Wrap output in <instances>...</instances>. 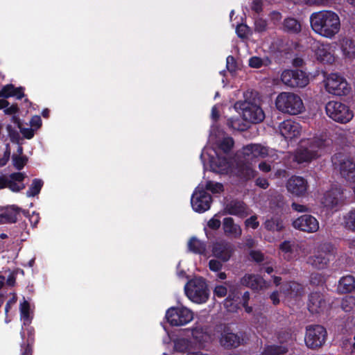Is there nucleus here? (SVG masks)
Returning a JSON list of instances; mask_svg holds the SVG:
<instances>
[{
    "label": "nucleus",
    "instance_id": "f257e3e1",
    "mask_svg": "<svg viewBox=\"0 0 355 355\" xmlns=\"http://www.w3.org/2000/svg\"><path fill=\"white\" fill-rule=\"evenodd\" d=\"M310 24L315 34L329 40L334 38L340 31V17L331 10L312 13L310 16Z\"/></svg>",
    "mask_w": 355,
    "mask_h": 355
},
{
    "label": "nucleus",
    "instance_id": "f03ea898",
    "mask_svg": "<svg viewBox=\"0 0 355 355\" xmlns=\"http://www.w3.org/2000/svg\"><path fill=\"white\" fill-rule=\"evenodd\" d=\"M327 146L328 141L322 137L303 140L295 150L294 160L299 164L310 162L321 156Z\"/></svg>",
    "mask_w": 355,
    "mask_h": 355
},
{
    "label": "nucleus",
    "instance_id": "7ed1b4c3",
    "mask_svg": "<svg viewBox=\"0 0 355 355\" xmlns=\"http://www.w3.org/2000/svg\"><path fill=\"white\" fill-rule=\"evenodd\" d=\"M245 100L237 102L236 107L241 110L243 119L251 123H259L265 118V114L260 106V100L257 93L248 92L244 94Z\"/></svg>",
    "mask_w": 355,
    "mask_h": 355
},
{
    "label": "nucleus",
    "instance_id": "20e7f679",
    "mask_svg": "<svg viewBox=\"0 0 355 355\" xmlns=\"http://www.w3.org/2000/svg\"><path fill=\"white\" fill-rule=\"evenodd\" d=\"M275 106L279 112L290 115H297L304 110L301 97L293 92L279 93L275 99Z\"/></svg>",
    "mask_w": 355,
    "mask_h": 355
},
{
    "label": "nucleus",
    "instance_id": "39448f33",
    "mask_svg": "<svg viewBox=\"0 0 355 355\" xmlns=\"http://www.w3.org/2000/svg\"><path fill=\"white\" fill-rule=\"evenodd\" d=\"M184 290L187 296L197 304L205 303L209 296L207 285L202 277H196L189 281Z\"/></svg>",
    "mask_w": 355,
    "mask_h": 355
},
{
    "label": "nucleus",
    "instance_id": "423d86ee",
    "mask_svg": "<svg viewBox=\"0 0 355 355\" xmlns=\"http://www.w3.org/2000/svg\"><path fill=\"white\" fill-rule=\"evenodd\" d=\"M267 157H277L275 151L272 149L258 144L246 145L238 151L236 158L242 159L252 162L256 158H265Z\"/></svg>",
    "mask_w": 355,
    "mask_h": 355
},
{
    "label": "nucleus",
    "instance_id": "0eeeda50",
    "mask_svg": "<svg viewBox=\"0 0 355 355\" xmlns=\"http://www.w3.org/2000/svg\"><path fill=\"white\" fill-rule=\"evenodd\" d=\"M327 114L334 121L346 123L350 121L354 114L345 104L338 101H329L325 107Z\"/></svg>",
    "mask_w": 355,
    "mask_h": 355
},
{
    "label": "nucleus",
    "instance_id": "6e6552de",
    "mask_svg": "<svg viewBox=\"0 0 355 355\" xmlns=\"http://www.w3.org/2000/svg\"><path fill=\"white\" fill-rule=\"evenodd\" d=\"M327 333L321 325H309L306 327L304 342L307 347L317 349L325 343Z\"/></svg>",
    "mask_w": 355,
    "mask_h": 355
},
{
    "label": "nucleus",
    "instance_id": "1a4fd4ad",
    "mask_svg": "<svg viewBox=\"0 0 355 355\" xmlns=\"http://www.w3.org/2000/svg\"><path fill=\"white\" fill-rule=\"evenodd\" d=\"M166 318L171 325L179 327L190 322L193 314L190 309L184 306L171 307L166 313Z\"/></svg>",
    "mask_w": 355,
    "mask_h": 355
},
{
    "label": "nucleus",
    "instance_id": "9d476101",
    "mask_svg": "<svg viewBox=\"0 0 355 355\" xmlns=\"http://www.w3.org/2000/svg\"><path fill=\"white\" fill-rule=\"evenodd\" d=\"M332 162L338 167L343 178L349 182H355V162L343 154H336Z\"/></svg>",
    "mask_w": 355,
    "mask_h": 355
},
{
    "label": "nucleus",
    "instance_id": "9b49d317",
    "mask_svg": "<svg viewBox=\"0 0 355 355\" xmlns=\"http://www.w3.org/2000/svg\"><path fill=\"white\" fill-rule=\"evenodd\" d=\"M281 80L285 85L290 87H304L309 82L306 74L299 69L284 70L282 73Z\"/></svg>",
    "mask_w": 355,
    "mask_h": 355
},
{
    "label": "nucleus",
    "instance_id": "f8f14e48",
    "mask_svg": "<svg viewBox=\"0 0 355 355\" xmlns=\"http://www.w3.org/2000/svg\"><path fill=\"white\" fill-rule=\"evenodd\" d=\"M333 248L330 244L321 245L317 252L310 257L308 263L315 268L323 269L327 266L330 259L333 257Z\"/></svg>",
    "mask_w": 355,
    "mask_h": 355
},
{
    "label": "nucleus",
    "instance_id": "ddd939ff",
    "mask_svg": "<svg viewBox=\"0 0 355 355\" xmlns=\"http://www.w3.org/2000/svg\"><path fill=\"white\" fill-rule=\"evenodd\" d=\"M325 88L329 93L337 96L346 95L350 90L345 79L335 73L327 77L325 81Z\"/></svg>",
    "mask_w": 355,
    "mask_h": 355
},
{
    "label": "nucleus",
    "instance_id": "4468645a",
    "mask_svg": "<svg viewBox=\"0 0 355 355\" xmlns=\"http://www.w3.org/2000/svg\"><path fill=\"white\" fill-rule=\"evenodd\" d=\"M211 197L205 191L198 188L191 197V203L196 212H205L210 208Z\"/></svg>",
    "mask_w": 355,
    "mask_h": 355
},
{
    "label": "nucleus",
    "instance_id": "2eb2a0df",
    "mask_svg": "<svg viewBox=\"0 0 355 355\" xmlns=\"http://www.w3.org/2000/svg\"><path fill=\"white\" fill-rule=\"evenodd\" d=\"M294 228L308 233H314L319 230V222L313 216L304 214L293 222Z\"/></svg>",
    "mask_w": 355,
    "mask_h": 355
},
{
    "label": "nucleus",
    "instance_id": "dca6fc26",
    "mask_svg": "<svg viewBox=\"0 0 355 355\" xmlns=\"http://www.w3.org/2000/svg\"><path fill=\"white\" fill-rule=\"evenodd\" d=\"M345 198L343 189L340 187H335L324 194L322 202L325 207L334 208L343 205Z\"/></svg>",
    "mask_w": 355,
    "mask_h": 355
},
{
    "label": "nucleus",
    "instance_id": "f3484780",
    "mask_svg": "<svg viewBox=\"0 0 355 355\" xmlns=\"http://www.w3.org/2000/svg\"><path fill=\"white\" fill-rule=\"evenodd\" d=\"M241 284L254 291L268 289L270 284L261 276L255 274H245L240 281Z\"/></svg>",
    "mask_w": 355,
    "mask_h": 355
},
{
    "label": "nucleus",
    "instance_id": "a211bd4d",
    "mask_svg": "<svg viewBox=\"0 0 355 355\" xmlns=\"http://www.w3.org/2000/svg\"><path fill=\"white\" fill-rule=\"evenodd\" d=\"M279 129L282 136L286 139H292L298 137L302 130L301 125L292 120H285L282 122Z\"/></svg>",
    "mask_w": 355,
    "mask_h": 355
},
{
    "label": "nucleus",
    "instance_id": "6ab92c4d",
    "mask_svg": "<svg viewBox=\"0 0 355 355\" xmlns=\"http://www.w3.org/2000/svg\"><path fill=\"white\" fill-rule=\"evenodd\" d=\"M286 188L290 193L300 196L304 195L306 192L308 184L306 180L300 176H293L288 180Z\"/></svg>",
    "mask_w": 355,
    "mask_h": 355
},
{
    "label": "nucleus",
    "instance_id": "aec40b11",
    "mask_svg": "<svg viewBox=\"0 0 355 355\" xmlns=\"http://www.w3.org/2000/svg\"><path fill=\"white\" fill-rule=\"evenodd\" d=\"M219 343L224 348H236L240 345L241 338L229 328H225L219 338Z\"/></svg>",
    "mask_w": 355,
    "mask_h": 355
},
{
    "label": "nucleus",
    "instance_id": "412c9836",
    "mask_svg": "<svg viewBox=\"0 0 355 355\" xmlns=\"http://www.w3.org/2000/svg\"><path fill=\"white\" fill-rule=\"evenodd\" d=\"M327 308L324 296L320 293H313L309 296L308 309L312 313H320Z\"/></svg>",
    "mask_w": 355,
    "mask_h": 355
},
{
    "label": "nucleus",
    "instance_id": "4be33fe9",
    "mask_svg": "<svg viewBox=\"0 0 355 355\" xmlns=\"http://www.w3.org/2000/svg\"><path fill=\"white\" fill-rule=\"evenodd\" d=\"M236 159L237 174L241 178L248 180L257 175V172L254 169L252 162L239 158Z\"/></svg>",
    "mask_w": 355,
    "mask_h": 355
},
{
    "label": "nucleus",
    "instance_id": "5701e85b",
    "mask_svg": "<svg viewBox=\"0 0 355 355\" xmlns=\"http://www.w3.org/2000/svg\"><path fill=\"white\" fill-rule=\"evenodd\" d=\"M233 252L232 245L225 241L216 243L212 248L214 256L225 262L230 259Z\"/></svg>",
    "mask_w": 355,
    "mask_h": 355
},
{
    "label": "nucleus",
    "instance_id": "b1692460",
    "mask_svg": "<svg viewBox=\"0 0 355 355\" xmlns=\"http://www.w3.org/2000/svg\"><path fill=\"white\" fill-rule=\"evenodd\" d=\"M224 213L245 218L250 214V210L243 202L232 201L225 206Z\"/></svg>",
    "mask_w": 355,
    "mask_h": 355
},
{
    "label": "nucleus",
    "instance_id": "393cba45",
    "mask_svg": "<svg viewBox=\"0 0 355 355\" xmlns=\"http://www.w3.org/2000/svg\"><path fill=\"white\" fill-rule=\"evenodd\" d=\"M315 55L318 60L326 63H331L335 59L333 46L329 43H319L315 49Z\"/></svg>",
    "mask_w": 355,
    "mask_h": 355
},
{
    "label": "nucleus",
    "instance_id": "a878e982",
    "mask_svg": "<svg viewBox=\"0 0 355 355\" xmlns=\"http://www.w3.org/2000/svg\"><path fill=\"white\" fill-rule=\"evenodd\" d=\"M224 232L228 236L239 238L242 234L241 227L236 224L234 219L230 217L225 218L223 221Z\"/></svg>",
    "mask_w": 355,
    "mask_h": 355
},
{
    "label": "nucleus",
    "instance_id": "bb28decb",
    "mask_svg": "<svg viewBox=\"0 0 355 355\" xmlns=\"http://www.w3.org/2000/svg\"><path fill=\"white\" fill-rule=\"evenodd\" d=\"M263 225L267 230L271 232H280L284 228V222L279 216H272L267 218Z\"/></svg>",
    "mask_w": 355,
    "mask_h": 355
},
{
    "label": "nucleus",
    "instance_id": "cd10ccee",
    "mask_svg": "<svg viewBox=\"0 0 355 355\" xmlns=\"http://www.w3.org/2000/svg\"><path fill=\"white\" fill-rule=\"evenodd\" d=\"M355 289V278L352 275L343 277L338 283V290L340 293H347Z\"/></svg>",
    "mask_w": 355,
    "mask_h": 355
},
{
    "label": "nucleus",
    "instance_id": "c85d7f7f",
    "mask_svg": "<svg viewBox=\"0 0 355 355\" xmlns=\"http://www.w3.org/2000/svg\"><path fill=\"white\" fill-rule=\"evenodd\" d=\"M341 51L345 58H355V42L349 38H344L341 42Z\"/></svg>",
    "mask_w": 355,
    "mask_h": 355
},
{
    "label": "nucleus",
    "instance_id": "c756f323",
    "mask_svg": "<svg viewBox=\"0 0 355 355\" xmlns=\"http://www.w3.org/2000/svg\"><path fill=\"white\" fill-rule=\"evenodd\" d=\"M189 250L195 254H204L207 250L206 244L196 237H192L188 241Z\"/></svg>",
    "mask_w": 355,
    "mask_h": 355
},
{
    "label": "nucleus",
    "instance_id": "7c9ffc66",
    "mask_svg": "<svg viewBox=\"0 0 355 355\" xmlns=\"http://www.w3.org/2000/svg\"><path fill=\"white\" fill-rule=\"evenodd\" d=\"M19 209L17 207L12 206L7 208L4 211L0 214L5 224L15 223L17 220V214Z\"/></svg>",
    "mask_w": 355,
    "mask_h": 355
},
{
    "label": "nucleus",
    "instance_id": "2f4dec72",
    "mask_svg": "<svg viewBox=\"0 0 355 355\" xmlns=\"http://www.w3.org/2000/svg\"><path fill=\"white\" fill-rule=\"evenodd\" d=\"M343 225L345 229L355 232V208L344 214Z\"/></svg>",
    "mask_w": 355,
    "mask_h": 355
},
{
    "label": "nucleus",
    "instance_id": "473e14b6",
    "mask_svg": "<svg viewBox=\"0 0 355 355\" xmlns=\"http://www.w3.org/2000/svg\"><path fill=\"white\" fill-rule=\"evenodd\" d=\"M270 63L271 60L267 56L263 58L253 56L249 59V65L252 68H260L263 66H268Z\"/></svg>",
    "mask_w": 355,
    "mask_h": 355
},
{
    "label": "nucleus",
    "instance_id": "72a5a7b5",
    "mask_svg": "<svg viewBox=\"0 0 355 355\" xmlns=\"http://www.w3.org/2000/svg\"><path fill=\"white\" fill-rule=\"evenodd\" d=\"M285 31L292 33H298L301 30L300 24L294 18H287L284 21Z\"/></svg>",
    "mask_w": 355,
    "mask_h": 355
},
{
    "label": "nucleus",
    "instance_id": "f704fd0d",
    "mask_svg": "<svg viewBox=\"0 0 355 355\" xmlns=\"http://www.w3.org/2000/svg\"><path fill=\"white\" fill-rule=\"evenodd\" d=\"M12 121L15 123L17 128L19 129L21 133L26 139H30L34 136V130L31 128H23L21 126V121L19 118L16 116L12 117Z\"/></svg>",
    "mask_w": 355,
    "mask_h": 355
},
{
    "label": "nucleus",
    "instance_id": "c9c22d12",
    "mask_svg": "<svg viewBox=\"0 0 355 355\" xmlns=\"http://www.w3.org/2000/svg\"><path fill=\"white\" fill-rule=\"evenodd\" d=\"M286 351V349L282 346L267 345L263 348L262 355H281Z\"/></svg>",
    "mask_w": 355,
    "mask_h": 355
},
{
    "label": "nucleus",
    "instance_id": "e433bc0d",
    "mask_svg": "<svg viewBox=\"0 0 355 355\" xmlns=\"http://www.w3.org/2000/svg\"><path fill=\"white\" fill-rule=\"evenodd\" d=\"M335 139L340 144H346L349 141L351 132L349 130L339 129L335 132Z\"/></svg>",
    "mask_w": 355,
    "mask_h": 355
},
{
    "label": "nucleus",
    "instance_id": "4c0bfd02",
    "mask_svg": "<svg viewBox=\"0 0 355 355\" xmlns=\"http://www.w3.org/2000/svg\"><path fill=\"white\" fill-rule=\"evenodd\" d=\"M43 186V181L40 179H34L26 192L28 197H34L37 195Z\"/></svg>",
    "mask_w": 355,
    "mask_h": 355
},
{
    "label": "nucleus",
    "instance_id": "58836bf2",
    "mask_svg": "<svg viewBox=\"0 0 355 355\" xmlns=\"http://www.w3.org/2000/svg\"><path fill=\"white\" fill-rule=\"evenodd\" d=\"M341 309L345 312H350L355 309V297L352 295L344 297L340 302Z\"/></svg>",
    "mask_w": 355,
    "mask_h": 355
},
{
    "label": "nucleus",
    "instance_id": "ea45409f",
    "mask_svg": "<svg viewBox=\"0 0 355 355\" xmlns=\"http://www.w3.org/2000/svg\"><path fill=\"white\" fill-rule=\"evenodd\" d=\"M19 310L21 319L24 320V324H26L29 323L31 319L30 315L29 303L24 300L22 303H21Z\"/></svg>",
    "mask_w": 355,
    "mask_h": 355
},
{
    "label": "nucleus",
    "instance_id": "a19ab883",
    "mask_svg": "<svg viewBox=\"0 0 355 355\" xmlns=\"http://www.w3.org/2000/svg\"><path fill=\"white\" fill-rule=\"evenodd\" d=\"M192 336L199 343L205 342L209 338L206 331L201 327H196L192 329Z\"/></svg>",
    "mask_w": 355,
    "mask_h": 355
},
{
    "label": "nucleus",
    "instance_id": "79ce46f5",
    "mask_svg": "<svg viewBox=\"0 0 355 355\" xmlns=\"http://www.w3.org/2000/svg\"><path fill=\"white\" fill-rule=\"evenodd\" d=\"M234 144V142L232 137H225L219 141L218 148L225 153H227L232 150Z\"/></svg>",
    "mask_w": 355,
    "mask_h": 355
},
{
    "label": "nucleus",
    "instance_id": "37998d69",
    "mask_svg": "<svg viewBox=\"0 0 355 355\" xmlns=\"http://www.w3.org/2000/svg\"><path fill=\"white\" fill-rule=\"evenodd\" d=\"M250 257L256 262L260 263L264 261V264H272V261L271 259H268V258H265L263 254L257 250H252L250 252Z\"/></svg>",
    "mask_w": 355,
    "mask_h": 355
},
{
    "label": "nucleus",
    "instance_id": "c03bdc74",
    "mask_svg": "<svg viewBox=\"0 0 355 355\" xmlns=\"http://www.w3.org/2000/svg\"><path fill=\"white\" fill-rule=\"evenodd\" d=\"M12 160L15 168L19 171L24 168L28 159L25 156H18L14 154L12 157Z\"/></svg>",
    "mask_w": 355,
    "mask_h": 355
},
{
    "label": "nucleus",
    "instance_id": "a18cd8bd",
    "mask_svg": "<svg viewBox=\"0 0 355 355\" xmlns=\"http://www.w3.org/2000/svg\"><path fill=\"white\" fill-rule=\"evenodd\" d=\"M6 130L10 141L13 143H18L20 138L18 131L12 128L11 125H7Z\"/></svg>",
    "mask_w": 355,
    "mask_h": 355
},
{
    "label": "nucleus",
    "instance_id": "49530a36",
    "mask_svg": "<svg viewBox=\"0 0 355 355\" xmlns=\"http://www.w3.org/2000/svg\"><path fill=\"white\" fill-rule=\"evenodd\" d=\"M206 189L211 191L212 193H219L223 191V186L220 183L207 182L205 186Z\"/></svg>",
    "mask_w": 355,
    "mask_h": 355
},
{
    "label": "nucleus",
    "instance_id": "de8ad7c7",
    "mask_svg": "<svg viewBox=\"0 0 355 355\" xmlns=\"http://www.w3.org/2000/svg\"><path fill=\"white\" fill-rule=\"evenodd\" d=\"M267 29V21L261 18L257 19L254 21V31L256 32L261 33L266 31Z\"/></svg>",
    "mask_w": 355,
    "mask_h": 355
},
{
    "label": "nucleus",
    "instance_id": "09e8293b",
    "mask_svg": "<svg viewBox=\"0 0 355 355\" xmlns=\"http://www.w3.org/2000/svg\"><path fill=\"white\" fill-rule=\"evenodd\" d=\"M15 87L12 85H7L0 91V97L8 98L13 95Z\"/></svg>",
    "mask_w": 355,
    "mask_h": 355
},
{
    "label": "nucleus",
    "instance_id": "8fccbe9b",
    "mask_svg": "<svg viewBox=\"0 0 355 355\" xmlns=\"http://www.w3.org/2000/svg\"><path fill=\"white\" fill-rule=\"evenodd\" d=\"M189 343L186 339H178L175 342V349L179 352H184L188 348Z\"/></svg>",
    "mask_w": 355,
    "mask_h": 355
},
{
    "label": "nucleus",
    "instance_id": "3c124183",
    "mask_svg": "<svg viewBox=\"0 0 355 355\" xmlns=\"http://www.w3.org/2000/svg\"><path fill=\"white\" fill-rule=\"evenodd\" d=\"M248 27L245 24H239L236 28V32L239 37L244 38L248 33Z\"/></svg>",
    "mask_w": 355,
    "mask_h": 355
},
{
    "label": "nucleus",
    "instance_id": "603ef678",
    "mask_svg": "<svg viewBox=\"0 0 355 355\" xmlns=\"http://www.w3.org/2000/svg\"><path fill=\"white\" fill-rule=\"evenodd\" d=\"M10 157V148L9 144H7L6 146V150L4 151L3 156L2 158H0V167L4 166L9 161Z\"/></svg>",
    "mask_w": 355,
    "mask_h": 355
},
{
    "label": "nucleus",
    "instance_id": "864d4df0",
    "mask_svg": "<svg viewBox=\"0 0 355 355\" xmlns=\"http://www.w3.org/2000/svg\"><path fill=\"white\" fill-rule=\"evenodd\" d=\"M227 290L224 286H216L214 290V295L218 297H223L227 295Z\"/></svg>",
    "mask_w": 355,
    "mask_h": 355
},
{
    "label": "nucleus",
    "instance_id": "5fc2aeb1",
    "mask_svg": "<svg viewBox=\"0 0 355 355\" xmlns=\"http://www.w3.org/2000/svg\"><path fill=\"white\" fill-rule=\"evenodd\" d=\"M245 224L247 227H252L254 230L257 229L259 225L257 216H252L250 218H248L245 221Z\"/></svg>",
    "mask_w": 355,
    "mask_h": 355
},
{
    "label": "nucleus",
    "instance_id": "6e6d98bb",
    "mask_svg": "<svg viewBox=\"0 0 355 355\" xmlns=\"http://www.w3.org/2000/svg\"><path fill=\"white\" fill-rule=\"evenodd\" d=\"M209 266L211 270L218 271L222 268V263L218 260L211 259L209 262Z\"/></svg>",
    "mask_w": 355,
    "mask_h": 355
},
{
    "label": "nucleus",
    "instance_id": "4d7b16f0",
    "mask_svg": "<svg viewBox=\"0 0 355 355\" xmlns=\"http://www.w3.org/2000/svg\"><path fill=\"white\" fill-rule=\"evenodd\" d=\"M7 187L12 191H19L25 187L23 184H18L12 180H8Z\"/></svg>",
    "mask_w": 355,
    "mask_h": 355
},
{
    "label": "nucleus",
    "instance_id": "13d9d810",
    "mask_svg": "<svg viewBox=\"0 0 355 355\" xmlns=\"http://www.w3.org/2000/svg\"><path fill=\"white\" fill-rule=\"evenodd\" d=\"M220 220L215 217L211 218L208 221V226L212 230H217L220 226Z\"/></svg>",
    "mask_w": 355,
    "mask_h": 355
},
{
    "label": "nucleus",
    "instance_id": "bf43d9fd",
    "mask_svg": "<svg viewBox=\"0 0 355 355\" xmlns=\"http://www.w3.org/2000/svg\"><path fill=\"white\" fill-rule=\"evenodd\" d=\"M227 68L229 71H233L235 69L236 64H235V60L233 56L229 55L227 58Z\"/></svg>",
    "mask_w": 355,
    "mask_h": 355
},
{
    "label": "nucleus",
    "instance_id": "052dcab7",
    "mask_svg": "<svg viewBox=\"0 0 355 355\" xmlns=\"http://www.w3.org/2000/svg\"><path fill=\"white\" fill-rule=\"evenodd\" d=\"M256 185L262 188V189H267L269 186V183L268 180L265 178H257L255 181Z\"/></svg>",
    "mask_w": 355,
    "mask_h": 355
},
{
    "label": "nucleus",
    "instance_id": "680f3d73",
    "mask_svg": "<svg viewBox=\"0 0 355 355\" xmlns=\"http://www.w3.org/2000/svg\"><path fill=\"white\" fill-rule=\"evenodd\" d=\"M12 181L21 182L25 178V175L22 173H13L10 175Z\"/></svg>",
    "mask_w": 355,
    "mask_h": 355
},
{
    "label": "nucleus",
    "instance_id": "e2e57ef3",
    "mask_svg": "<svg viewBox=\"0 0 355 355\" xmlns=\"http://www.w3.org/2000/svg\"><path fill=\"white\" fill-rule=\"evenodd\" d=\"M270 17L271 21H272L274 24H276L281 20L282 15L277 11H272L270 14Z\"/></svg>",
    "mask_w": 355,
    "mask_h": 355
},
{
    "label": "nucleus",
    "instance_id": "0e129e2a",
    "mask_svg": "<svg viewBox=\"0 0 355 355\" xmlns=\"http://www.w3.org/2000/svg\"><path fill=\"white\" fill-rule=\"evenodd\" d=\"M31 125L38 128L42 124V120L39 116H34L30 121Z\"/></svg>",
    "mask_w": 355,
    "mask_h": 355
},
{
    "label": "nucleus",
    "instance_id": "69168bd1",
    "mask_svg": "<svg viewBox=\"0 0 355 355\" xmlns=\"http://www.w3.org/2000/svg\"><path fill=\"white\" fill-rule=\"evenodd\" d=\"M291 207L295 211H298V212H306L308 211V208L306 206L302 205H299L295 202H293L291 205Z\"/></svg>",
    "mask_w": 355,
    "mask_h": 355
},
{
    "label": "nucleus",
    "instance_id": "338daca9",
    "mask_svg": "<svg viewBox=\"0 0 355 355\" xmlns=\"http://www.w3.org/2000/svg\"><path fill=\"white\" fill-rule=\"evenodd\" d=\"M259 168L264 173H268L271 171V166L266 162H261L259 164Z\"/></svg>",
    "mask_w": 355,
    "mask_h": 355
},
{
    "label": "nucleus",
    "instance_id": "774afa93",
    "mask_svg": "<svg viewBox=\"0 0 355 355\" xmlns=\"http://www.w3.org/2000/svg\"><path fill=\"white\" fill-rule=\"evenodd\" d=\"M280 249L284 252H289L292 250V245L290 241H284L280 245Z\"/></svg>",
    "mask_w": 355,
    "mask_h": 355
}]
</instances>
